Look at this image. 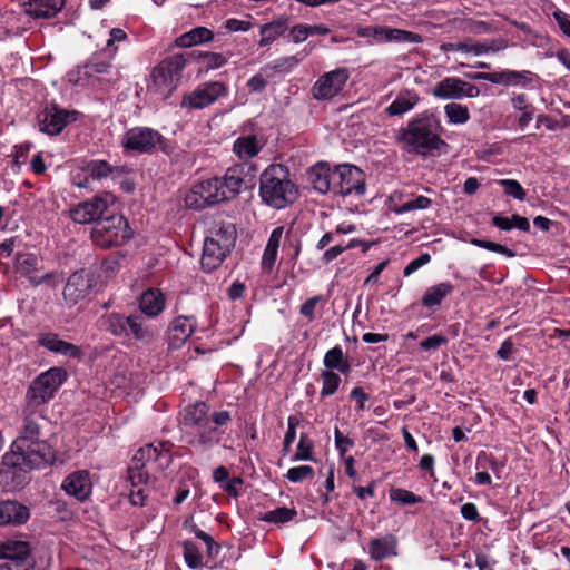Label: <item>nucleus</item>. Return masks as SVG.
Listing matches in <instances>:
<instances>
[{"label":"nucleus","instance_id":"f257e3e1","mask_svg":"<svg viewBox=\"0 0 570 570\" xmlns=\"http://www.w3.org/2000/svg\"><path fill=\"white\" fill-rule=\"evenodd\" d=\"M45 417V409H35L23 404L19 435L11 444L10 452L4 454V464L40 469L53 463L56 459L53 451L46 441L41 440L40 422Z\"/></svg>","mask_w":570,"mask_h":570},{"label":"nucleus","instance_id":"f03ea898","mask_svg":"<svg viewBox=\"0 0 570 570\" xmlns=\"http://www.w3.org/2000/svg\"><path fill=\"white\" fill-rule=\"evenodd\" d=\"M244 185V170L239 166L228 168L223 177H212L191 186L185 196L186 207L200 210L235 198Z\"/></svg>","mask_w":570,"mask_h":570},{"label":"nucleus","instance_id":"7ed1b4c3","mask_svg":"<svg viewBox=\"0 0 570 570\" xmlns=\"http://www.w3.org/2000/svg\"><path fill=\"white\" fill-rule=\"evenodd\" d=\"M230 421L228 411L209 414V406L205 402H196L185 407L183 424L191 429L196 441L205 446H213L219 442L223 431L220 426Z\"/></svg>","mask_w":570,"mask_h":570},{"label":"nucleus","instance_id":"20e7f679","mask_svg":"<svg viewBox=\"0 0 570 570\" xmlns=\"http://www.w3.org/2000/svg\"><path fill=\"white\" fill-rule=\"evenodd\" d=\"M297 193L285 166L273 164L261 174L259 196L266 205L283 209L295 202Z\"/></svg>","mask_w":570,"mask_h":570},{"label":"nucleus","instance_id":"39448f33","mask_svg":"<svg viewBox=\"0 0 570 570\" xmlns=\"http://www.w3.org/2000/svg\"><path fill=\"white\" fill-rule=\"evenodd\" d=\"M237 232L234 224L222 223L210 229L206 236L202 254V268L210 273L222 265L234 248Z\"/></svg>","mask_w":570,"mask_h":570},{"label":"nucleus","instance_id":"423d86ee","mask_svg":"<svg viewBox=\"0 0 570 570\" xmlns=\"http://www.w3.org/2000/svg\"><path fill=\"white\" fill-rule=\"evenodd\" d=\"M187 59L183 53L164 58L151 71L147 91L159 100H166L178 87Z\"/></svg>","mask_w":570,"mask_h":570},{"label":"nucleus","instance_id":"0eeeda50","mask_svg":"<svg viewBox=\"0 0 570 570\" xmlns=\"http://www.w3.org/2000/svg\"><path fill=\"white\" fill-rule=\"evenodd\" d=\"M68 379V372L61 366H53L37 375L29 384L24 405L45 409Z\"/></svg>","mask_w":570,"mask_h":570},{"label":"nucleus","instance_id":"6e6552de","mask_svg":"<svg viewBox=\"0 0 570 570\" xmlns=\"http://www.w3.org/2000/svg\"><path fill=\"white\" fill-rule=\"evenodd\" d=\"M121 146L126 151L136 154H154L161 151L166 155L174 153V145L159 131L149 127H134L128 129L122 138Z\"/></svg>","mask_w":570,"mask_h":570},{"label":"nucleus","instance_id":"1a4fd4ad","mask_svg":"<svg viewBox=\"0 0 570 570\" xmlns=\"http://www.w3.org/2000/svg\"><path fill=\"white\" fill-rule=\"evenodd\" d=\"M131 238L128 220L120 214H112L96 222L91 229L92 242L101 248L121 246Z\"/></svg>","mask_w":570,"mask_h":570},{"label":"nucleus","instance_id":"9d476101","mask_svg":"<svg viewBox=\"0 0 570 570\" xmlns=\"http://www.w3.org/2000/svg\"><path fill=\"white\" fill-rule=\"evenodd\" d=\"M396 142L407 154L428 155V117H419L407 122L396 135Z\"/></svg>","mask_w":570,"mask_h":570},{"label":"nucleus","instance_id":"9b49d317","mask_svg":"<svg viewBox=\"0 0 570 570\" xmlns=\"http://www.w3.org/2000/svg\"><path fill=\"white\" fill-rule=\"evenodd\" d=\"M333 193L346 196L365 194V174L356 166L343 164L334 169Z\"/></svg>","mask_w":570,"mask_h":570},{"label":"nucleus","instance_id":"f8f14e48","mask_svg":"<svg viewBox=\"0 0 570 570\" xmlns=\"http://www.w3.org/2000/svg\"><path fill=\"white\" fill-rule=\"evenodd\" d=\"M227 94L228 89L224 82L209 81L184 95L180 105L186 109H204Z\"/></svg>","mask_w":570,"mask_h":570},{"label":"nucleus","instance_id":"ddd939ff","mask_svg":"<svg viewBox=\"0 0 570 570\" xmlns=\"http://www.w3.org/2000/svg\"><path fill=\"white\" fill-rule=\"evenodd\" d=\"M170 461L171 456L166 443H159L158 446L146 444L136 451L129 471L141 472L140 470L148 465H156L159 469H164L170 464Z\"/></svg>","mask_w":570,"mask_h":570},{"label":"nucleus","instance_id":"4468645a","mask_svg":"<svg viewBox=\"0 0 570 570\" xmlns=\"http://www.w3.org/2000/svg\"><path fill=\"white\" fill-rule=\"evenodd\" d=\"M346 68H337L321 76L312 87V96L316 100H330L337 96L348 80Z\"/></svg>","mask_w":570,"mask_h":570},{"label":"nucleus","instance_id":"2eb2a0df","mask_svg":"<svg viewBox=\"0 0 570 570\" xmlns=\"http://www.w3.org/2000/svg\"><path fill=\"white\" fill-rule=\"evenodd\" d=\"M76 111H68L57 105L46 106L37 115L39 130L50 136L59 135L68 122L76 120Z\"/></svg>","mask_w":570,"mask_h":570},{"label":"nucleus","instance_id":"dca6fc26","mask_svg":"<svg viewBox=\"0 0 570 570\" xmlns=\"http://www.w3.org/2000/svg\"><path fill=\"white\" fill-rule=\"evenodd\" d=\"M112 202L110 194L96 196L72 207L70 218L77 224H96Z\"/></svg>","mask_w":570,"mask_h":570},{"label":"nucleus","instance_id":"f3484780","mask_svg":"<svg viewBox=\"0 0 570 570\" xmlns=\"http://www.w3.org/2000/svg\"><path fill=\"white\" fill-rule=\"evenodd\" d=\"M356 35L362 38L372 39L371 43L384 42H417L419 36L402 29L383 27V26H367L361 27L356 30Z\"/></svg>","mask_w":570,"mask_h":570},{"label":"nucleus","instance_id":"a211bd4d","mask_svg":"<svg viewBox=\"0 0 570 570\" xmlns=\"http://www.w3.org/2000/svg\"><path fill=\"white\" fill-rule=\"evenodd\" d=\"M432 94L441 99L474 98L480 95V89L460 78L449 77L438 82Z\"/></svg>","mask_w":570,"mask_h":570},{"label":"nucleus","instance_id":"6ab92c4d","mask_svg":"<svg viewBox=\"0 0 570 570\" xmlns=\"http://www.w3.org/2000/svg\"><path fill=\"white\" fill-rule=\"evenodd\" d=\"M40 261L37 255L24 253L18 254L14 259V272L20 277H26L32 286H39L48 283L53 278L52 273L38 276L36 273L39 269Z\"/></svg>","mask_w":570,"mask_h":570},{"label":"nucleus","instance_id":"aec40b11","mask_svg":"<svg viewBox=\"0 0 570 570\" xmlns=\"http://www.w3.org/2000/svg\"><path fill=\"white\" fill-rule=\"evenodd\" d=\"M0 559L12 562L29 570L35 569V560L30 554V546L26 541L7 540L0 544Z\"/></svg>","mask_w":570,"mask_h":570},{"label":"nucleus","instance_id":"412c9836","mask_svg":"<svg viewBox=\"0 0 570 570\" xmlns=\"http://www.w3.org/2000/svg\"><path fill=\"white\" fill-rule=\"evenodd\" d=\"M62 490L79 501L87 500L92 491L90 473L87 470H77L68 474L61 484Z\"/></svg>","mask_w":570,"mask_h":570},{"label":"nucleus","instance_id":"4be33fe9","mask_svg":"<svg viewBox=\"0 0 570 570\" xmlns=\"http://www.w3.org/2000/svg\"><path fill=\"white\" fill-rule=\"evenodd\" d=\"M82 170L86 174V181H88L89 178L97 181H102L108 178L116 180L126 173L124 166H111L108 161L101 159L88 161L82 167Z\"/></svg>","mask_w":570,"mask_h":570},{"label":"nucleus","instance_id":"5701e85b","mask_svg":"<svg viewBox=\"0 0 570 570\" xmlns=\"http://www.w3.org/2000/svg\"><path fill=\"white\" fill-rule=\"evenodd\" d=\"M197 326L193 317L178 316L170 323L167 337L171 348H179L190 337Z\"/></svg>","mask_w":570,"mask_h":570},{"label":"nucleus","instance_id":"b1692460","mask_svg":"<svg viewBox=\"0 0 570 570\" xmlns=\"http://www.w3.org/2000/svg\"><path fill=\"white\" fill-rule=\"evenodd\" d=\"M38 344L55 354L70 358H80L82 352L77 345L66 342L52 332L41 333L38 336Z\"/></svg>","mask_w":570,"mask_h":570},{"label":"nucleus","instance_id":"393cba45","mask_svg":"<svg viewBox=\"0 0 570 570\" xmlns=\"http://www.w3.org/2000/svg\"><path fill=\"white\" fill-rule=\"evenodd\" d=\"M91 287L88 275L81 272H75L67 281L63 288V297L69 304H76L85 298Z\"/></svg>","mask_w":570,"mask_h":570},{"label":"nucleus","instance_id":"a878e982","mask_svg":"<svg viewBox=\"0 0 570 570\" xmlns=\"http://www.w3.org/2000/svg\"><path fill=\"white\" fill-rule=\"evenodd\" d=\"M30 518L29 508L18 501L7 500L0 502V527L19 525Z\"/></svg>","mask_w":570,"mask_h":570},{"label":"nucleus","instance_id":"bb28decb","mask_svg":"<svg viewBox=\"0 0 570 570\" xmlns=\"http://www.w3.org/2000/svg\"><path fill=\"white\" fill-rule=\"evenodd\" d=\"M157 336V330L148 325L142 316L129 315L127 324V337L125 340L134 338L142 344H150Z\"/></svg>","mask_w":570,"mask_h":570},{"label":"nucleus","instance_id":"cd10ccee","mask_svg":"<svg viewBox=\"0 0 570 570\" xmlns=\"http://www.w3.org/2000/svg\"><path fill=\"white\" fill-rule=\"evenodd\" d=\"M166 307V298L158 288H148L141 293L139 298V309L149 318H155Z\"/></svg>","mask_w":570,"mask_h":570},{"label":"nucleus","instance_id":"c85d7f7f","mask_svg":"<svg viewBox=\"0 0 570 570\" xmlns=\"http://www.w3.org/2000/svg\"><path fill=\"white\" fill-rule=\"evenodd\" d=\"M63 6V0H29L23 3V10L35 19H49L55 17Z\"/></svg>","mask_w":570,"mask_h":570},{"label":"nucleus","instance_id":"c756f323","mask_svg":"<svg viewBox=\"0 0 570 570\" xmlns=\"http://www.w3.org/2000/svg\"><path fill=\"white\" fill-rule=\"evenodd\" d=\"M333 176L334 169L332 170L327 165L322 163L313 166L308 171V180L312 187L321 194L333 191Z\"/></svg>","mask_w":570,"mask_h":570},{"label":"nucleus","instance_id":"7c9ffc66","mask_svg":"<svg viewBox=\"0 0 570 570\" xmlns=\"http://www.w3.org/2000/svg\"><path fill=\"white\" fill-rule=\"evenodd\" d=\"M532 81V72L528 70L515 71V70H502L493 72L492 83L527 87Z\"/></svg>","mask_w":570,"mask_h":570},{"label":"nucleus","instance_id":"2f4dec72","mask_svg":"<svg viewBox=\"0 0 570 570\" xmlns=\"http://www.w3.org/2000/svg\"><path fill=\"white\" fill-rule=\"evenodd\" d=\"M288 28V18L279 17L269 23L259 27V46L266 47L273 43L278 37L283 36Z\"/></svg>","mask_w":570,"mask_h":570},{"label":"nucleus","instance_id":"473e14b6","mask_svg":"<svg viewBox=\"0 0 570 570\" xmlns=\"http://www.w3.org/2000/svg\"><path fill=\"white\" fill-rule=\"evenodd\" d=\"M323 364L327 368L326 371L334 372L336 370L345 375H347L352 368L348 358L345 356L340 345L332 347L325 353Z\"/></svg>","mask_w":570,"mask_h":570},{"label":"nucleus","instance_id":"72a5a7b5","mask_svg":"<svg viewBox=\"0 0 570 570\" xmlns=\"http://www.w3.org/2000/svg\"><path fill=\"white\" fill-rule=\"evenodd\" d=\"M214 38L212 30L205 27H196L188 32L180 35L175 43L180 48H189L204 42H208Z\"/></svg>","mask_w":570,"mask_h":570},{"label":"nucleus","instance_id":"f704fd0d","mask_svg":"<svg viewBox=\"0 0 570 570\" xmlns=\"http://www.w3.org/2000/svg\"><path fill=\"white\" fill-rule=\"evenodd\" d=\"M368 550L374 560H383L396 554V540L392 535L374 539L371 541Z\"/></svg>","mask_w":570,"mask_h":570},{"label":"nucleus","instance_id":"c9c22d12","mask_svg":"<svg viewBox=\"0 0 570 570\" xmlns=\"http://www.w3.org/2000/svg\"><path fill=\"white\" fill-rule=\"evenodd\" d=\"M262 147L256 136L249 135L237 138L234 142L233 150L240 159H250L259 153Z\"/></svg>","mask_w":570,"mask_h":570},{"label":"nucleus","instance_id":"e433bc0d","mask_svg":"<svg viewBox=\"0 0 570 570\" xmlns=\"http://www.w3.org/2000/svg\"><path fill=\"white\" fill-rule=\"evenodd\" d=\"M101 324L111 335L124 340L127 337L128 316L119 313H110L101 318Z\"/></svg>","mask_w":570,"mask_h":570},{"label":"nucleus","instance_id":"4c0bfd02","mask_svg":"<svg viewBox=\"0 0 570 570\" xmlns=\"http://www.w3.org/2000/svg\"><path fill=\"white\" fill-rule=\"evenodd\" d=\"M417 97L411 91L400 94L395 100L386 107L385 112L390 116H401L411 110L417 102Z\"/></svg>","mask_w":570,"mask_h":570},{"label":"nucleus","instance_id":"58836bf2","mask_svg":"<svg viewBox=\"0 0 570 570\" xmlns=\"http://www.w3.org/2000/svg\"><path fill=\"white\" fill-rule=\"evenodd\" d=\"M297 515L294 508L279 507L261 514L259 520L268 523L282 524L292 521Z\"/></svg>","mask_w":570,"mask_h":570},{"label":"nucleus","instance_id":"ea45409f","mask_svg":"<svg viewBox=\"0 0 570 570\" xmlns=\"http://www.w3.org/2000/svg\"><path fill=\"white\" fill-rule=\"evenodd\" d=\"M311 50L306 48L299 53L295 56L282 57L272 62L269 68H272L276 72H289L292 71L305 57L311 53Z\"/></svg>","mask_w":570,"mask_h":570},{"label":"nucleus","instance_id":"a19ab883","mask_svg":"<svg viewBox=\"0 0 570 570\" xmlns=\"http://www.w3.org/2000/svg\"><path fill=\"white\" fill-rule=\"evenodd\" d=\"M444 112L448 121L453 125H463L470 119V112L466 106L456 102L445 105Z\"/></svg>","mask_w":570,"mask_h":570},{"label":"nucleus","instance_id":"79ce46f5","mask_svg":"<svg viewBox=\"0 0 570 570\" xmlns=\"http://www.w3.org/2000/svg\"><path fill=\"white\" fill-rule=\"evenodd\" d=\"M314 443L307 434H301L299 441L296 448V452L292 458V461H314Z\"/></svg>","mask_w":570,"mask_h":570},{"label":"nucleus","instance_id":"37998d69","mask_svg":"<svg viewBox=\"0 0 570 570\" xmlns=\"http://www.w3.org/2000/svg\"><path fill=\"white\" fill-rule=\"evenodd\" d=\"M145 478V474L142 472H132L130 471V480L132 483V489L129 494V500L132 505H144L145 499H146V490L142 487H139L136 482H142Z\"/></svg>","mask_w":570,"mask_h":570},{"label":"nucleus","instance_id":"c03bdc74","mask_svg":"<svg viewBox=\"0 0 570 570\" xmlns=\"http://www.w3.org/2000/svg\"><path fill=\"white\" fill-rule=\"evenodd\" d=\"M322 389L321 396L326 397L336 393L341 384V377L333 371H323L321 374Z\"/></svg>","mask_w":570,"mask_h":570},{"label":"nucleus","instance_id":"a18cd8bd","mask_svg":"<svg viewBox=\"0 0 570 570\" xmlns=\"http://www.w3.org/2000/svg\"><path fill=\"white\" fill-rule=\"evenodd\" d=\"M435 122L436 132L434 135L430 134V156H440L443 154H448L450 150L449 144L440 138V135H442L445 131L444 128L439 124V121Z\"/></svg>","mask_w":570,"mask_h":570},{"label":"nucleus","instance_id":"49530a36","mask_svg":"<svg viewBox=\"0 0 570 570\" xmlns=\"http://www.w3.org/2000/svg\"><path fill=\"white\" fill-rule=\"evenodd\" d=\"M183 548L184 559L189 568L197 569L203 566L202 554L195 543L185 541Z\"/></svg>","mask_w":570,"mask_h":570},{"label":"nucleus","instance_id":"de8ad7c7","mask_svg":"<svg viewBox=\"0 0 570 570\" xmlns=\"http://www.w3.org/2000/svg\"><path fill=\"white\" fill-rule=\"evenodd\" d=\"M470 243L474 246H478V247H481V248H484V249H488V250H491L494 253L502 254L509 258L515 256V253L512 249H510L507 246H503L501 244L494 243V242L480 239V238H472L470 240Z\"/></svg>","mask_w":570,"mask_h":570},{"label":"nucleus","instance_id":"09e8293b","mask_svg":"<svg viewBox=\"0 0 570 570\" xmlns=\"http://www.w3.org/2000/svg\"><path fill=\"white\" fill-rule=\"evenodd\" d=\"M390 499L391 501L402 505L422 502V499L420 497L415 495L413 492L407 491L405 489H392L390 491Z\"/></svg>","mask_w":570,"mask_h":570},{"label":"nucleus","instance_id":"8fccbe9b","mask_svg":"<svg viewBox=\"0 0 570 570\" xmlns=\"http://www.w3.org/2000/svg\"><path fill=\"white\" fill-rule=\"evenodd\" d=\"M453 291L451 283H440L430 287V308L440 305L441 301Z\"/></svg>","mask_w":570,"mask_h":570},{"label":"nucleus","instance_id":"3c124183","mask_svg":"<svg viewBox=\"0 0 570 570\" xmlns=\"http://www.w3.org/2000/svg\"><path fill=\"white\" fill-rule=\"evenodd\" d=\"M498 183L503 187L504 193L508 196H511L521 202L525 199L527 193L519 181L514 179H501Z\"/></svg>","mask_w":570,"mask_h":570},{"label":"nucleus","instance_id":"603ef678","mask_svg":"<svg viewBox=\"0 0 570 570\" xmlns=\"http://www.w3.org/2000/svg\"><path fill=\"white\" fill-rule=\"evenodd\" d=\"M325 303L326 298L323 295L313 296L301 306L299 314L312 322L315 320L316 306Z\"/></svg>","mask_w":570,"mask_h":570},{"label":"nucleus","instance_id":"864d4df0","mask_svg":"<svg viewBox=\"0 0 570 570\" xmlns=\"http://www.w3.org/2000/svg\"><path fill=\"white\" fill-rule=\"evenodd\" d=\"M314 475V470L312 466L309 465H299V466H294V468H291L287 473H286V478L291 481V482H301L303 481L304 479H311L313 478Z\"/></svg>","mask_w":570,"mask_h":570},{"label":"nucleus","instance_id":"5fc2aeb1","mask_svg":"<svg viewBox=\"0 0 570 570\" xmlns=\"http://www.w3.org/2000/svg\"><path fill=\"white\" fill-rule=\"evenodd\" d=\"M198 58L204 60L207 69H217L226 65L227 59L218 52H199Z\"/></svg>","mask_w":570,"mask_h":570},{"label":"nucleus","instance_id":"6e6d98bb","mask_svg":"<svg viewBox=\"0 0 570 570\" xmlns=\"http://www.w3.org/2000/svg\"><path fill=\"white\" fill-rule=\"evenodd\" d=\"M110 67L111 65L109 61H99L96 58H92L83 66V70L86 76L92 77L95 75L108 72Z\"/></svg>","mask_w":570,"mask_h":570},{"label":"nucleus","instance_id":"4d7b16f0","mask_svg":"<svg viewBox=\"0 0 570 570\" xmlns=\"http://www.w3.org/2000/svg\"><path fill=\"white\" fill-rule=\"evenodd\" d=\"M428 207V198L424 196H420L413 200H407L403 203L401 206H395L393 212L396 214H403L405 212H410L413 209H423Z\"/></svg>","mask_w":570,"mask_h":570},{"label":"nucleus","instance_id":"13d9d810","mask_svg":"<svg viewBox=\"0 0 570 570\" xmlns=\"http://www.w3.org/2000/svg\"><path fill=\"white\" fill-rule=\"evenodd\" d=\"M309 37L308 24L298 23L293 26L288 32V40L294 43H301Z\"/></svg>","mask_w":570,"mask_h":570},{"label":"nucleus","instance_id":"bf43d9fd","mask_svg":"<svg viewBox=\"0 0 570 570\" xmlns=\"http://www.w3.org/2000/svg\"><path fill=\"white\" fill-rule=\"evenodd\" d=\"M253 27L252 21L230 18L225 21L224 28L228 32L248 31Z\"/></svg>","mask_w":570,"mask_h":570},{"label":"nucleus","instance_id":"052dcab7","mask_svg":"<svg viewBox=\"0 0 570 570\" xmlns=\"http://www.w3.org/2000/svg\"><path fill=\"white\" fill-rule=\"evenodd\" d=\"M277 249L265 247L261 262V266L264 273L268 274L272 272L277 258Z\"/></svg>","mask_w":570,"mask_h":570},{"label":"nucleus","instance_id":"680f3d73","mask_svg":"<svg viewBox=\"0 0 570 570\" xmlns=\"http://www.w3.org/2000/svg\"><path fill=\"white\" fill-rule=\"evenodd\" d=\"M487 464L495 474H498L502 468V464H500L492 455L481 452L476 459V468H485Z\"/></svg>","mask_w":570,"mask_h":570},{"label":"nucleus","instance_id":"e2e57ef3","mask_svg":"<svg viewBox=\"0 0 570 570\" xmlns=\"http://www.w3.org/2000/svg\"><path fill=\"white\" fill-rule=\"evenodd\" d=\"M334 438L335 446L341 455L346 453L353 446V441L350 438L344 436L338 429H335Z\"/></svg>","mask_w":570,"mask_h":570},{"label":"nucleus","instance_id":"0e129e2a","mask_svg":"<svg viewBox=\"0 0 570 570\" xmlns=\"http://www.w3.org/2000/svg\"><path fill=\"white\" fill-rule=\"evenodd\" d=\"M553 18L562 33L570 38V16L562 12L561 10H557L553 12Z\"/></svg>","mask_w":570,"mask_h":570},{"label":"nucleus","instance_id":"69168bd1","mask_svg":"<svg viewBox=\"0 0 570 570\" xmlns=\"http://www.w3.org/2000/svg\"><path fill=\"white\" fill-rule=\"evenodd\" d=\"M299 424V419L296 415H291L287 419V431L284 436V441L287 444H292L296 438V428Z\"/></svg>","mask_w":570,"mask_h":570},{"label":"nucleus","instance_id":"338daca9","mask_svg":"<svg viewBox=\"0 0 570 570\" xmlns=\"http://www.w3.org/2000/svg\"><path fill=\"white\" fill-rule=\"evenodd\" d=\"M428 264V253L420 255L417 258L410 262L404 268V276H410L421 267Z\"/></svg>","mask_w":570,"mask_h":570},{"label":"nucleus","instance_id":"774afa93","mask_svg":"<svg viewBox=\"0 0 570 570\" xmlns=\"http://www.w3.org/2000/svg\"><path fill=\"white\" fill-rule=\"evenodd\" d=\"M514 351V344L511 338H507L497 351L495 356L502 361H509Z\"/></svg>","mask_w":570,"mask_h":570}]
</instances>
